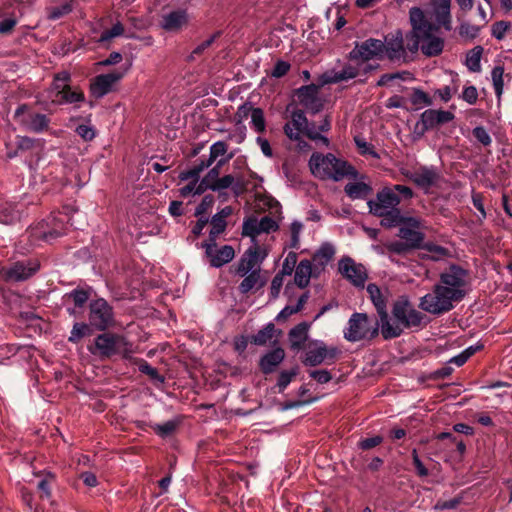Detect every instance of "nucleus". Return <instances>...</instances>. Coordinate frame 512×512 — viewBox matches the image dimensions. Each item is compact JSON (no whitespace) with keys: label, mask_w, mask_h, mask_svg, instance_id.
Listing matches in <instances>:
<instances>
[{"label":"nucleus","mask_w":512,"mask_h":512,"mask_svg":"<svg viewBox=\"0 0 512 512\" xmlns=\"http://www.w3.org/2000/svg\"><path fill=\"white\" fill-rule=\"evenodd\" d=\"M468 293V272L451 265L442 272L433 290L420 298L419 308L432 315H441L454 308Z\"/></svg>","instance_id":"f257e3e1"},{"label":"nucleus","mask_w":512,"mask_h":512,"mask_svg":"<svg viewBox=\"0 0 512 512\" xmlns=\"http://www.w3.org/2000/svg\"><path fill=\"white\" fill-rule=\"evenodd\" d=\"M393 319H389L388 313L386 319L380 323L381 333L384 339L399 337L404 329L420 327L425 315L416 310L406 297H402L394 302L392 307Z\"/></svg>","instance_id":"f03ea898"},{"label":"nucleus","mask_w":512,"mask_h":512,"mask_svg":"<svg viewBox=\"0 0 512 512\" xmlns=\"http://www.w3.org/2000/svg\"><path fill=\"white\" fill-rule=\"evenodd\" d=\"M311 173L321 180L340 181L344 177H356L355 169L333 154L313 153L309 160Z\"/></svg>","instance_id":"7ed1b4c3"},{"label":"nucleus","mask_w":512,"mask_h":512,"mask_svg":"<svg viewBox=\"0 0 512 512\" xmlns=\"http://www.w3.org/2000/svg\"><path fill=\"white\" fill-rule=\"evenodd\" d=\"M68 216L61 212L52 213L47 219L31 225L26 233L33 244L39 241L52 242L67 232Z\"/></svg>","instance_id":"20e7f679"},{"label":"nucleus","mask_w":512,"mask_h":512,"mask_svg":"<svg viewBox=\"0 0 512 512\" xmlns=\"http://www.w3.org/2000/svg\"><path fill=\"white\" fill-rule=\"evenodd\" d=\"M380 322L372 323L366 313H353L343 330V337L348 342L370 340L378 335Z\"/></svg>","instance_id":"39448f33"},{"label":"nucleus","mask_w":512,"mask_h":512,"mask_svg":"<svg viewBox=\"0 0 512 512\" xmlns=\"http://www.w3.org/2000/svg\"><path fill=\"white\" fill-rule=\"evenodd\" d=\"M93 354H98L101 357H111L114 354H121L124 358L128 359L133 353L132 345L127 340L116 334L104 333L98 335L95 339V351Z\"/></svg>","instance_id":"423d86ee"},{"label":"nucleus","mask_w":512,"mask_h":512,"mask_svg":"<svg viewBox=\"0 0 512 512\" xmlns=\"http://www.w3.org/2000/svg\"><path fill=\"white\" fill-rule=\"evenodd\" d=\"M385 55V42L380 39L369 38L362 42H356L349 52V59L357 62L381 60Z\"/></svg>","instance_id":"0eeeda50"},{"label":"nucleus","mask_w":512,"mask_h":512,"mask_svg":"<svg viewBox=\"0 0 512 512\" xmlns=\"http://www.w3.org/2000/svg\"><path fill=\"white\" fill-rule=\"evenodd\" d=\"M434 30H428L419 34H411L410 40L412 44L408 43L407 48L411 52H416L419 48L426 56L432 57L439 55L444 48V40L440 37L434 36Z\"/></svg>","instance_id":"6e6552de"},{"label":"nucleus","mask_w":512,"mask_h":512,"mask_svg":"<svg viewBox=\"0 0 512 512\" xmlns=\"http://www.w3.org/2000/svg\"><path fill=\"white\" fill-rule=\"evenodd\" d=\"M305 358L303 363L305 366H318L328 360L333 361L338 354L336 347H327L322 340H311L305 346Z\"/></svg>","instance_id":"1a4fd4ad"},{"label":"nucleus","mask_w":512,"mask_h":512,"mask_svg":"<svg viewBox=\"0 0 512 512\" xmlns=\"http://www.w3.org/2000/svg\"><path fill=\"white\" fill-rule=\"evenodd\" d=\"M400 197L391 187H384L377 192L376 198L367 202L369 212L373 215H384L388 212L399 210Z\"/></svg>","instance_id":"9d476101"},{"label":"nucleus","mask_w":512,"mask_h":512,"mask_svg":"<svg viewBox=\"0 0 512 512\" xmlns=\"http://www.w3.org/2000/svg\"><path fill=\"white\" fill-rule=\"evenodd\" d=\"M228 150V145L224 141H217L210 146L209 157L206 160H199L189 169L181 171L179 174L180 180H187L191 177L200 175L205 169L209 168L218 158H225Z\"/></svg>","instance_id":"9b49d317"},{"label":"nucleus","mask_w":512,"mask_h":512,"mask_svg":"<svg viewBox=\"0 0 512 512\" xmlns=\"http://www.w3.org/2000/svg\"><path fill=\"white\" fill-rule=\"evenodd\" d=\"M454 118L455 115L450 111L427 109L421 113L415 125V133L422 136L431 129L451 122Z\"/></svg>","instance_id":"f8f14e48"},{"label":"nucleus","mask_w":512,"mask_h":512,"mask_svg":"<svg viewBox=\"0 0 512 512\" xmlns=\"http://www.w3.org/2000/svg\"><path fill=\"white\" fill-rule=\"evenodd\" d=\"M89 321L90 325L98 330H105L113 322V310L108 302L97 299L90 303Z\"/></svg>","instance_id":"ddd939ff"},{"label":"nucleus","mask_w":512,"mask_h":512,"mask_svg":"<svg viewBox=\"0 0 512 512\" xmlns=\"http://www.w3.org/2000/svg\"><path fill=\"white\" fill-rule=\"evenodd\" d=\"M205 256L210 266L220 268L231 262L235 257V250L231 245L218 246L216 241H206L202 244Z\"/></svg>","instance_id":"4468645a"},{"label":"nucleus","mask_w":512,"mask_h":512,"mask_svg":"<svg viewBox=\"0 0 512 512\" xmlns=\"http://www.w3.org/2000/svg\"><path fill=\"white\" fill-rule=\"evenodd\" d=\"M339 273L354 286L363 287L367 280V271L362 264L356 263L351 257L345 256L339 260Z\"/></svg>","instance_id":"2eb2a0df"},{"label":"nucleus","mask_w":512,"mask_h":512,"mask_svg":"<svg viewBox=\"0 0 512 512\" xmlns=\"http://www.w3.org/2000/svg\"><path fill=\"white\" fill-rule=\"evenodd\" d=\"M266 256V251L258 246L249 248L238 262L236 273L239 276H245L254 271L260 272V265Z\"/></svg>","instance_id":"dca6fc26"},{"label":"nucleus","mask_w":512,"mask_h":512,"mask_svg":"<svg viewBox=\"0 0 512 512\" xmlns=\"http://www.w3.org/2000/svg\"><path fill=\"white\" fill-rule=\"evenodd\" d=\"M421 222L416 217H406L399 228L398 236L408 242L412 248H420L424 240L421 232Z\"/></svg>","instance_id":"f3484780"},{"label":"nucleus","mask_w":512,"mask_h":512,"mask_svg":"<svg viewBox=\"0 0 512 512\" xmlns=\"http://www.w3.org/2000/svg\"><path fill=\"white\" fill-rule=\"evenodd\" d=\"M124 76V72L114 71L96 76L90 84V93L99 99L112 91L113 86Z\"/></svg>","instance_id":"a211bd4d"},{"label":"nucleus","mask_w":512,"mask_h":512,"mask_svg":"<svg viewBox=\"0 0 512 512\" xmlns=\"http://www.w3.org/2000/svg\"><path fill=\"white\" fill-rule=\"evenodd\" d=\"M318 93L319 87L315 84L302 86L297 90L300 104L313 114L318 113L323 108V102Z\"/></svg>","instance_id":"6ab92c4d"},{"label":"nucleus","mask_w":512,"mask_h":512,"mask_svg":"<svg viewBox=\"0 0 512 512\" xmlns=\"http://www.w3.org/2000/svg\"><path fill=\"white\" fill-rule=\"evenodd\" d=\"M307 121L308 119L302 110L293 111L291 120L283 127L285 135L290 140H300V136H302L307 127Z\"/></svg>","instance_id":"aec40b11"},{"label":"nucleus","mask_w":512,"mask_h":512,"mask_svg":"<svg viewBox=\"0 0 512 512\" xmlns=\"http://www.w3.org/2000/svg\"><path fill=\"white\" fill-rule=\"evenodd\" d=\"M189 22V16L185 10H174L162 16L161 27L168 32H177Z\"/></svg>","instance_id":"412c9836"},{"label":"nucleus","mask_w":512,"mask_h":512,"mask_svg":"<svg viewBox=\"0 0 512 512\" xmlns=\"http://www.w3.org/2000/svg\"><path fill=\"white\" fill-rule=\"evenodd\" d=\"M38 269L39 264L36 262H16L6 271V277L14 281H23L31 277Z\"/></svg>","instance_id":"4be33fe9"},{"label":"nucleus","mask_w":512,"mask_h":512,"mask_svg":"<svg viewBox=\"0 0 512 512\" xmlns=\"http://www.w3.org/2000/svg\"><path fill=\"white\" fill-rule=\"evenodd\" d=\"M410 180H412L417 186L428 189L432 187L438 180L439 175L437 170L430 166H424L415 170L413 173L409 175Z\"/></svg>","instance_id":"5701e85b"},{"label":"nucleus","mask_w":512,"mask_h":512,"mask_svg":"<svg viewBox=\"0 0 512 512\" xmlns=\"http://www.w3.org/2000/svg\"><path fill=\"white\" fill-rule=\"evenodd\" d=\"M431 5L437 23L443 26L446 31H450L452 29L451 0H431Z\"/></svg>","instance_id":"b1692460"},{"label":"nucleus","mask_w":512,"mask_h":512,"mask_svg":"<svg viewBox=\"0 0 512 512\" xmlns=\"http://www.w3.org/2000/svg\"><path fill=\"white\" fill-rule=\"evenodd\" d=\"M41 151L42 144L39 141L28 137H18L17 150L8 151L7 157L11 159L18 155H24L26 152H30L32 155L39 157Z\"/></svg>","instance_id":"393cba45"},{"label":"nucleus","mask_w":512,"mask_h":512,"mask_svg":"<svg viewBox=\"0 0 512 512\" xmlns=\"http://www.w3.org/2000/svg\"><path fill=\"white\" fill-rule=\"evenodd\" d=\"M360 68L361 63H359L358 66L347 64L340 71H330L326 73L324 75V81L326 83H339L354 79L359 75Z\"/></svg>","instance_id":"a878e982"},{"label":"nucleus","mask_w":512,"mask_h":512,"mask_svg":"<svg viewBox=\"0 0 512 512\" xmlns=\"http://www.w3.org/2000/svg\"><path fill=\"white\" fill-rule=\"evenodd\" d=\"M285 352L282 348L278 347L263 355L260 359L259 365L263 373H272L275 368L284 360Z\"/></svg>","instance_id":"bb28decb"},{"label":"nucleus","mask_w":512,"mask_h":512,"mask_svg":"<svg viewBox=\"0 0 512 512\" xmlns=\"http://www.w3.org/2000/svg\"><path fill=\"white\" fill-rule=\"evenodd\" d=\"M309 329V323L301 322L290 330L288 336L290 346L293 350H300L304 348V344L308 339Z\"/></svg>","instance_id":"cd10ccee"},{"label":"nucleus","mask_w":512,"mask_h":512,"mask_svg":"<svg viewBox=\"0 0 512 512\" xmlns=\"http://www.w3.org/2000/svg\"><path fill=\"white\" fill-rule=\"evenodd\" d=\"M409 18L413 27L412 34H419L428 30H434V26L426 20L423 10L419 7H412L409 11Z\"/></svg>","instance_id":"c85d7f7f"},{"label":"nucleus","mask_w":512,"mask_h":512,"mask_svg":"<svg viewBox=\"0 0 512 512\" xmlns=\"http://www.w3.org/2000/svg\"><path fill=\"white\" fill-rule=\"evenodd\" d=\"M312 274V264L309 260H301L295 269L294 282L295 284L303 289L306 288L310 283Z\"/></svg>","instance_id":"c756f323"},{"label":"nucleus","mask_w":512,"mask_h":512,"mask_svg":"<svg viewBox=\"0 0 512 512\" xmlns=\"http://www.w3.org/2000/svg\"><path fill=\"white\" fill-rule=\"evenodd\" d=\"M344 191L352 200L364 199L371 194L372 187L365 182H349L345 185Z\"/></svg>","instance_id":"7c9ffc66"},{"label":"nucleus","mask_w":512,"mask_h":512,"mask_svg":"<svg viewBox=\"0 0 512 512\" xmlns=\"http://www.w3.org/2000/svg\"><path fill=\"white\" fill-rule=\"evenodd\" d=\"M367 292H368L374 306L376 307V310L379 314L380 322L382 320H385L386 314H387L386 303H385V300L382 296V293H381L379 287L375 284H369L367 286Z\"/></svg>","instance_id":"2f4dec72"},{"label":"nucleus","mask_w":512,"mask_h":512,"mask_svg":"<svg viewBox=\"0 0 512 512\" xmlns=\"http://www.w3.org/2000/svg\"><path fill=\"white\" fill-rule=\"evenodd\" d=\"M335 247L329 242L322 243L313 255V261L316 265L324 268L334 257Z\"/></svg>","instance_id":"473e14b6"},{"label":"nucleus","mask_w":512,"mask_h":512,"mask_svg":"<svg viewBox=\"0 0 512 512\" xmlns=\"http://www.w3.org/2000/svg\"><path fill=\"white\" fill-rule=\"evenodd\" d=\"M404 52L403 37L401 31H396L392 39L385 42V54L390 59L399 58Z\"/></svg>","instance_id":"72a5a7b5"},{"label":"nucleus","mask_w":512,"mask_h":512,"mask_svg":"<svg viewBox=\"0 0 512 512\" xmlns=\"http://www.w3.org/2000/svg\"><path fill=\"white\" fill-rule=\"evenodd\" d=\"M21 213L11 202L0 203V223L13 224L20 220Z\"/></svg>","instance_id":"f704fd0d"},{"label":"nucleus","mask_w":512,"mask_h":512,"mask_svg":"<svg viewBox=\"0 0 512 512\" xmlns=\"http://www.w3.org/2000/svg\"><path fill=\"white\" fill-rule=\"evenodd\" d=\"M199 176L200 175H197L196 177H191L186 180L189 181V183L180 189L181 196L189 197L200 195L207 190L206 186L203 184V181L199 180Z\"/></svg>","instance_id":"c9c22d12"},{"label":"nucleus","mask_w":512,"mask_h":512,"mask_svg":"<svg viewBox=\"0 0 512 512\" xmlns=\"http://www.w3.org/2000/svg\"><path fill=\"white\" fill-rule=\"evenodd\" d=\"M483 54L482 46H475L466 54L465 65L471 72L481 71V57Z\"/></svg>","instance_id":"e433bc0d"},{"label":"nucleus","mask_w":512,"mask_h":512,"mask_svg":"<svg viewBox=\"0 0 512 512\" xmlns=\"http://www.w3.org/2000/svg\"><path fill=\"white\" fill-rule=\"evenodd\" d=\"M491 80L495 95L498 101L501 100L504 91V68L503 66H495L491 71Z\"/></svg>","instance_id":"4c0bfd02"},{"label":"nucleus","mask_w":512,"mask_h":512,"mask_svg":"<svg viewBox=\"0 0 512 512\" xmlns=\"http://www.w3.org/2000/svg\"><path fill=\"white\" fill-rule=\"evenodd\" d=\"M259 228L258 219L254 216L248 217L243 221L242 235L250 237L252 242L256 245V237L261 234Z\"/></svg>","instance_id":"58836bf2"},{"label":"nucleus","mask_w":512,"mask_h":512,"mask_svg":"<svg viewBox=\"0 0 512 512\" xmlns=\"http://www.w3.org/2000/svg\"><path fill=\"white\" fill-rule=\"evenodd\" d=\"M274 332V324L268 323L263 329L259 330L255 335L252 336L251 342L255 345H266L274 337Z\"/></svg>","instance_id":"ea45409f"},{"label":"nucleus","mask_w":512,"mask_h":512,"mask_svg":"<svg viewBox=\"0 0 512 512\" xmlns=\"http://www.w3.org/2000/svg\"><path fill=\"white\" fill-rule=\"evenodd\" d=\"M243 277H244V279L239 285V291L242 294H246L249 291H251L252 289L262 286V283H260V272L259 271L247 273Z\"/></svg>","instance_id":"a19ab883"},{"label":"nucleus","mask_w":512,"mask_h":512,"mask_svg":"<svg viewBox=\"0 0 512 512\" xmlns=\"http://www.w3.org/2000/svg\"><path fill=\"white\" fill-rule=\"evenodd\" d=\"M233 157V154H230L226 158H220L217 161V164L211 168L208 173L205 175V177L202 179L203 184L206 186L207 190L210 189V186L214 184L219 179V172L220 168L228 162Z\"/></svg>","instance_id":"79ce46f5"},{"label":"nucleus","mask_w":512,"mask_h":512,"mask_svg":"<svg viewBox=\"0 0 512 512\" xmlns=\"http://www.w3.org/2000/svg\"><path fill=\"white\" fill-rule=\"evenodd\" d=\"M377 217H381V225L387 228H392L396 226H401L402 222L404 221L403 216H401L400 210H394L391 212H388L384 215H376Z\"/></svg>","instance_id":"37998d69"},{"label":"nucleus","mask_w":512,"mask_h":512,"mask_svg":"<svg viewBox=\"0 0 512 512\" xmlns=\"http://www.w3.org/2000/svg\"><path fill=\"white\" fill-rule=\"evenodd\" d=\"M423 249L429 253L427 258L433 261H439L449 256L448 249L440 245L427 243L423 246Z\"/></svg>","instance_id":"c03bdc74"},{"label":"nucleus","mask_w":512,"mask_h":512,"mask_svg":"<svg viewBox=\"0 0 512 512\" xmlns=\"http://www.w3.org/2000/svg\"><path fill=\"white\" fill-rule=\"evenodd\" d=\"M60 98L57 100L59 103H77V102H83L85 97L82 91L80 90H73L71 87L64 90L60 95H58Z\"/></svg>","instance_id":"a18cd8bd"},{"label":"nucleus","mask_w":512,"mask_h":512,"mask_svg":"<svg viewBox=\"0 0 512 512\" xmlns=\"http://www.w3.org/2000/svg\"><path fill=\"white\" fill-rule=\"evenodd\" d=\"M73 10V1H68L60 6L52 7L48 10V19L55 21L58 20L65 15H68Z\"/></svg>","instance_id":"49530a36"},{"label":"nucleus","mask_w":512,"mask_h":512,"mask_svg":"<svg viewBox=\"0 0 512 512\" xmlns=\"http://www.w3.org/2000/svg\"><path fill=\"white\" fill-rule=\"evenodd\" d=\"M303 230V224L302 222L298 220H294L290 224V242H289V248L292 249H298L300 247V235Z\"/></svg>","instance_id":"de8ad7c7"},{"label":"nucleus","mask_w":512,"mask_h":512,"mask_svg":"<svg viewBox=\"0 0 512 512\" xmlns=\"http://www.w3.org/2000/svg\"><path fill=\"white\" fill-rule=\"evenodd\" d=\"M236 186L237 185H236L235 177L232 175H225V176L219 178L216 182H214V184H212L210 186V190L219 192L221 194L222 191H224L225 189H228V188L234 189Z\"/></svg>","instance_id":"09e8293b"},{"label":"nucleus","mask_w":512,"mask_h":512,"mask_svg":"<svg viewBox=\"0 0 512 512\" xmlns=\"http://www.w3.org/2000/svg\"><path fill=\"white\" fill-rule=\"evenodd\" d=\"M48 126V119L44 114L31 115L27 128L34 132H41Z\"/></svg>","instance_id":"8fccbe9b"},{"label":"nucleus","mask_w":512,"mask_h":512,"mask_svg":"<svg viewBox=\"0 0 512 512\" xmlns=\"http://www.w3.org/2000/svg\"><path fill=\"white\" fill-rule=\"evenodd\" d=\"M226 220L213 216L211 219V230L207 241H216L217 237L226 229Z\"/></svg>","instance_id":"3c124183"},{"label":"nucleus","mask_w":512,"mask_h":512,"mask_svg":"<svg viewBox=\"0 0 512 512\" xmlns=\"http://www.w3.org/2000/svg\"><path fill=\"white\" fill-rule=\"evenodd\" d=\"M69 81L70 74L67 71H61L55 75L53 86L57 91V96L70 87Z\"/></svg>","instance_id":"603ef678"},{"label":"nucleus","mask_w":512,"mask_h":512,"mask_svg":"<svg viewBox=\"0 0 512 512\" xmlns=\"http://www.w3.org/2000/svg\"><path fill=\"white\" fill-rule=\"evenodd\" d=\"M250 118L252 128L257 133H263L266 129V122L263 110L261 108H255Z\"/></svg>","instance_id":"864d4df0"},{"label":"nucleus","mask_w":512,"mask_h":512,"mask_svg":"<svg viewBox=\"0 0 512 512\" xmlns=\"http://www.w3.org/2000/svg\"><path fill=\"white\" fill-rule=\"evenodd\" d=\"M90 333V327L85 323H75L70 332L68 340L77 343L80 339Z\"/></svg>","instance_id":"5fc2aeb1"},{"label":"nucleus","mask_w":512,"mask_h":512,"mask_svg":"<svg viewBox=\"0 0 512 512\" xmlns=\"http://www.w3.org/2000/svg\"><path fill=\"white\" fill-rule=\"evenodd\" d=\"M255 108L250 103H245L238 107L234 116L235 125H244V121L253 113Z\"/></svg>","instance_id":"6e6d98bb"},{"label":"nucleus","mask_w":512,"mask_h":512,"mask_svg":"<svg viewBox=\"0 0 512 512\" xmlns=\"http://www.w3.org/2000/svg\"><path fill=\"white\" fill-rule=\"evenodd\" d=\"M297 262V254L295 252H289L286 258L283 261L282 268L279 271V274L283 276H289L293 273L294 269H296Z\"/></svg>","instance_id":"4d7b16f0"},{"label":"nucleus","mask_w":512,"mask_h":512,"mask_svg":"<svg viewBox=\"0 0 512 512\" xmlns=\"http://www.w3.org/2000/svg\"><path fill=\"white\" fill-rule=\"evenodd\" d=\"M320 132L321 131H318L314 124H309L307 122V127L305 128L303 134H305L309 139L313 141L321 142L323 145L328 146V138L326 136H323Z\"/></svg>","instance_id":"13d9d810"},{"label":"nucleus","mask_w":512,"mask_h":512,"mask_svg":"<svg viewBox=\"0 0 512 512\" xmlns=\"http://www.w3.org/2000/svg\"><path fill=\"white\" fill-rule=\"evenodd\" d=\"M124 33V27L120 22L115 23L111 29L104 31L98 42H107L115 37L121 36Z\"/></svg>","instance_id":"bf43d9fd"},{"label":"nucleus","mask_w":512,"mask_h":512,"mask_svg":"<svg viewBox=\"0 0 512 512\" xmlns=\"http://www.w3.org/2000/svg\"><path fill=\"white\" fill-rule=\"evenodd\" d=\"M140 372L147 374L151 379L163 383L164 378L158 373L157 369L152 367L148 362L142 361L139 365Z\"/></svg>","instance_id":"052dcab7"},{"label":"nucleus","mask_w":512,"mask_h":512,"mask_svg":"<svg viewBox=\"0 0 512 512\" xmlns=\"http://www.w3.org/2000/svg\"><path fill=\"white\" fill-rule=\"evenodd\" d=\"M259 221V229L261 230V233H270L277 231L279 228L278 223L269 216H264L261 219H258Z\"/></svg>","instance_id":"680f3d73"},{"label":"nucleus","mask_w":512,"mask_h":512,"mask_svg":"<svg viewBox=\"0 0 512 512\" xmlns=\"http://www.w3.org/2000/svg\"><path fill=\"white\" fill-rule=\"evenodd\" d=\"M297 375V369H292L291 371H282L279 375L277 386L279 388V392L284 391V389L291 383L292 379Z\"/></svg>","instance_id":"e2e57ef3"},{"label":"nucleus","mask_w":512,"mask_h":512,"mask_svg":"<svg viewBox=\"0 0 512 512\" xmlns=\"http://www.w3.org/2000/svg\"><path fill=\"white\" fill-rule=\"evenodd\" d=\"M510 28V23L506 21H499L492 25L491 34L497 40H502L508 29Z\"/></svg>","instance_id":"0e129e2a"},{"label":"nucleus","mask_w":512,"mask_h":512,"mask_svg":"<svg viewBox=\"0 0 512 512\" xmlns=\"http://www.w3.org/2000/svg\"><path fill=\"white\" fill-rule=\"evenodd\" d=\"M479 34V28L475 25L464 22L459 27V35L467 39H474Z\"/></svg>","instance_id":"69168bd1"},{"label":"nucleus","mask_w":512,"mask_h":512,"mask_svg":"<svg viewBox=\"0 0 512 512\" xmlns=\"http://www.w3.org/2000/svg\"><path fill=\"white\" fill-rule=\"evenodd\" d=\"M77 307H82L89 299V294L85 290L75 289L68 294Z\"/></svg>","instance_id":"338daca9"},{"label":"nucleus","mask_w":512,"mask_h":512,"mask_svg":"<svg viewBox=\"0 0 512 512\" xmlns=\"http://www.w3.org/2000/svg\"><path fill=\"white\" fill-rule=\"evenodd\" d=\"M411 102L413 105H426L429 106L432 104L429 96L420 89H414L413 94L411 96Z\"/></svg>","instance_id":"774afa93"}]
</instances>
